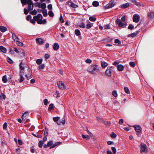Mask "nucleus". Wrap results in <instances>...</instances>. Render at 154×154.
I'll list each match as a JSON object with an SVG mask.
<instances>
[{
	"label": "nucleus",
	"mask_w": 154,
	"mask_h": 154,
	"mask_svg": "<svg viewBox=\"0 0 154 154\" xmlns=\"http://www.w3.org/2000/svg\"><path fill=\"white\" fill-rule=\"evenodd\" d=\"M61 143L60 142H57L56 143L50 147V149L53 148L59 145Z\"/></svg>",
	"instance_id": "obj_23"
},
{
	"label": "nucleus",
	"mask_w": 154,
	"mask_h": 154,
	"mask_svg": "<svg viewBox=\"0 0 154 154\" xmlns=\"http://www.w3.org/2000/svg\"><path fill=\"white\" fill-rule=\"evenodd\" d=\"M35 20H34V19H31L30 20V22L32 23V24H35Z\"/></svg>",
	"instance_id": "obj_64"
},
{
	"label": "nucleus",
	"mask_w": 154,
	"mask_h": 154,
	"mask_svg": "<svg viewBox=\"0 0 154 154\" xmlns=\"http://www.w3.org/2000/svg\"><path fill=\"white\" fill-rule=\"evenodd\" d=\"M115 3L113 1H111L108 4L104 6L105 8L108 9L111 8L115 5Z\"/></svg>",
	"instance_id": "obj_6"
},
{
	"label": "nucleus",
	"mask_w": 154,
	"mask_h": 154,
	"mask_svg": "<svg viewBox=\"0 0 154 154\" xmlns=\"http://www.w3.org/2000/svg\"><path fill=\"white\" fill-rule=\"evenodd\" d=\"M115 42L116 44H118L119 45L121 44V42L118 39H116L115 40Z\"/></svg>",
	"instance_id": "obj_45"
},
{
	"label": "nucleus",
	"mask_w": 154,
	"mask_h": 154,
	"mask_svg": "<svg viewBox=\"0 0 154 154\" xmlns=\"http://www.w3.org/2000/svg\"><path fill=\"white\" fill-rule=\"evenodd\" d=\"M112 71V67H108L105 71L106 74L108 76H111Z\"/></svg>",
	"instance_id": "obj_5"
},
{
	"label": "nucleus",
	"mask_w": 154,
	"mask_h": 154,
	"mask_svg": "<svg viewBox=\"0 0 154 154\" xmlns=\"http://www.w3.org/2000/svg\"><path fill=\"white\" fill-rule=\"evenodd\" d=\"M104 28L106 29H110V26L109 24L105 25L104 26Z\"/></svg>",
	"instance_id": "obj_55"
},
{
	"label": "nucleus",
	"mask_w": 154,
	"mask_h": 154,
	"mask_svg": "<svg viewBox=\"0 0 154 154\" xmlns=\"http://www.w3.org/2000/svg\"><path fill=\"white\" fill-rule=\"evenodd\" d=\"M136 35V34L135 33H132V34H131L130 35H129V36L130 37H135Z\"/></svg>",
	"instance_id": "obj_47"
},
{
	"label": "nucleus",
	"mask_w": 154,
	"mask_h": 154,
	"mask_svg": "<svg viewBox=\"0 0 154 154\" xmlns=\"http://www.w3.org/2000/svg\"><path fill=\"white\" fill-rule=\"evenodd\" d=\"M60 119V117H54L53 118V120L55 122H57Z\"/></svg>",
	"instance_id": "obj_37"
},
{
	"label": "nucleus",
	"mask_w": 154,
	"mask_h": 154,
	"mask_svg": "<svg viewBox=\"0 0 154 154\" xmlns=\"http://www.w3.org/2000/svg\"><path fill=\"white\" fill-rule=\"evenodd\" d=\"M31 16L30 15H28L26 17V20H31Z\"/></svg>",
	"instance_id": "obj_56"
},
{
	"label": "nucleus",
	"mask_w": 154,
	"mask_h": 154,
	"mask_svg": "<svg viewBox=\"0 0 154 154\" xmlns=\"http://www.w3.org/2000/svg\"><path fill=\"white\" fill-rule=\"evenodd\" d=\"M48 8L49 10H51L52 9V5L51 4H49L48 6Z\"/></svg>",
	"instance_id": "obj_59"
},
{
	"label": "nucleus",
	"mask_w": 154,
	"mask_h": 154,
	"mask_svg": "<svg viewBox=\"0 0 154 154\" xmlns=\"http://www.w3.org/2000/svg\"><path fill=\"white\" fill-rule=\"evenodd\" d=\"M140 151L141 152H145L147 151L146 145L143 143H141L140 146Z\"/></svg>",
	"instance_id": "obj_3"
},
{
	"label": "nucleus",
	"mask_w": 154,
	"mask_h": 154,
	"mask_svg": "<svg viewBox=\"0 0 154 154\" xmlns=\"http://www.w3.org/2000/svg\"><path fill=\"white\" fill-rule=\"evenodd\" d=\"M36 41L37 43L40 45L43 44L44 42V40L40 38H37Z\"/></svg>",
	"instance_id": "obj_11"
},
{
	"label": "nucleus",
	"mask_w": 154,
	"mask_h": 154,
	"mask_svg": "<svg viewBox=\"0 0 154 154\" xmlns=\"http://www.w3.org/2000/svg\"><path fill=\"white\" fill-rule=\"evenodd\" d=\"M49 16L52 17L54 16V14L51 11H48V13Z\"/></svg>",
	"instance_id": "obj_41"
},
{
	"label": "nucleus",
	"mask_w": 154,
	"mask_h": 154,
	"mask_svg": "<svg viewBox=\"0 0 154 154\" xmlns=\"http://www.w3.org/2000/svg\"><path fill=\"white\" fill-rule=\"evenodd\" d=\"M92 5L94 6L97 7L99 5V3L97 1H94L93 2Z\"/></svg>",
	"instance_id": "obj_29"
},
{
	"label": "nucleus",
	"mask_w": 154,
	"mask_h": 154,
	"mask_svg": "<svg viewBox=\"0 0 154 154\" xmlns=\"http://www.w3.org/2000/svg\"><path fill=\"white\" fill-rule=\"evenodd\" d=\"M79 26L80 28H85V24H84V23H81V24H79Z\"/></svg>",
	"instance_id": "obj_40"
},
{
	"label": "nucleus",
	"mask_w": 154,
	"mask_h": 154,
	"mask_svg": "<svg viewBox=\"0 0 154 154\" xmlns=\"http://www.w3.org/2000/svg\"><path fill=\"white\" fill-rule=\"evenodd\" d=\"M48 100L46 99H45L44 100V103L45 105H46L48 104Z\"/></svg>",
	"instance_id": "obj_54"
},
{
	"label": "nucleus",
	"mask_w": 154,
	"mask_h": 154,
	"mask_svg": "<svg viewBox=\"0 0 154 154\" xmlns=\"http://www.w3.org/2000/svg\"><path fill=\"white\" fill-rule=\"evenodd\" d=\"M129 3H128L122 5L121 6V7L123 8H125L129 7Z\"/></svg>",
	"instance_id": "obj_21"
},
{
	"label": "nucleus",
	"mask_w": 154,
	"mask_h": 154,
	"mask_svg": "<svg viewBox=\"0 0 154 154\" xmlns=\"http://www.w3.org/2000/svg\"><path fill=\"white\" fill-rule=\"evenodd\" d=\"M148 16L149 17L152 18H154V13L153 12H150L148 14Z\"/></svg>",
	"instance_id": "obj_25"
},
{
	"label": "nucleus",
	"mask_w": 154,
	"mask_h": 154,
	"mask_svg": "<svg viewBox=\"0 0 154 154\" xmlns=\"http://www.w3.org/2000/svg\"><path fill=\"white\" fill-rule=\"evenodd\" d=\"M7 127V123L5 122L3 125V128L4 129H6Z\"/></svg>",
	"instance_id": "obj_62"
},
{
	"label": "nucleus",
	"mask_w": 154,
	"mask_h": 154,
	"mask_svg": "<svg viewBox=\"0 0 154 154\" xmlns=\"http://www.w3.org/2000/svg\"><path fill=\"white\" fill-rule=\"evenodd\" d=\"M7 60L8 62L10 63H13V61L8 57H7Z\"/></svg>",
	"instance_id": "obj_42"
},
{
	"label": "nucleus",
	"mask_w": 154,
	"mask_h": 154,
	"mask_svg": "<svg viewBox=\"0 0 154 154\" xmlns=\"http://www.w3.org/2000/svg\"><path fill=\"white\" fill-rule=\"evenodd\" d=\"M59 48V45L57 43H55L54 45L53 49L54 50H57Z\"/></svg>",
	"instance_id": "obj_14"
},
{
	"label": "nucleus",
	"mask_w": 154,
	"mask_h": 154,
	"mask_svg": "<svg viewBox=\"0 0 154 154\" xmlns=\"http://www.w3.org/2000/svg\"><path fill=\"white\" fill-rule=\"evenodd\" d=\"M55 95L56 96V98H58L60 97V94L59 93L56 91L55 94Z\"/></svg>",
	"instance_id": "obj_57"
},
{
	"label": "nucleus",
	"mask_w": 154,
	"mask_h": 154,
	"mask_svg": "<svg viewBox=\"0 0 154 154\" xmlns=\"http://www.w3.org/2000/svg\"><path fill=\"white\" fill-rule=\"evenodd\" d=\"M75 34L77 36H79L80 34V31L78 29H76L75 30Z\"/></svg>",
	"instance_id": "obj_28"
},
{
	"label": "nucleus",
	"mask_w": 154,
	"mask_h": 154,
	"mask_svg": "<svg viewBox=\"0 0 154 154\" xmlns=\"http://www.w3.org/2000/svg\"><path fill=\"white\" fill-rule=\"evenodd\" d=\"M53 144V142L52 141H50L48 142V146H51Z\"/></svg>",
	"instance_id": "obj_63"
},
{
	"label": "nucleus",
	"mask_w": 154,
	"mask_h": 154,
	"mask_svg": "<svg viewBox=\"0 0 154 154\" xmlns=\"http://www.w3.org/2000/svg\"><path fill=\"white\" fill-rule=\"evenodd\" d=\"M43 59H38L36 60V63L38 65H40L42 62Z\"/></svg>",
	"instance_id": "obj_27"
},
{
	"label": "nucleus",
	"mask_w": 154,
	"mask_h": 154,
	"mask_svg": "<svg viewBox=\"0 0 154 154\" xmlns=\"http://www.w3.org/2000/svg\"><path fill=\"white\" fill-rule=\"evenodd\" d=\"M135 131L137 132H140L141 130V128L139 125H135L133 126Z\"/></svg>",
	"instance_id": "obj_10"
},
{
	"label": "nucleus",
	"mask_w": 154,
	"mask_h": 154,
	"mask_svg": "<svg viewBox=\"0 0 154 154\" xmlns=\"http://www.w3.org/2000/svg\"><path fill=\"white\" fill-rule=\"evenodd\" d=\"M121 21L123 22L124 23H125V16H123L121 18V20H120Z\"/></svg>",
	"instance_id": "obj_49"
},
{
	"label": "nucleus",
	"mask_w": 154,
	"mask_h": 154,
	"mask_svg": "<svg viewBox=\"0 0 154 154\" xmlns=\"http://www.w3.org/2000/svg\"><path fill=\"white\" fill-rule=\"evenodd\" d=\"M45 67V64H42V65H40L38 67V68L39 69L41 70V69H43V68H44Z\"/></svg>",
	"instance_id": "obj_43"
},
{
	"label": "nucleus",
	"mask_w": 154,
	"mask_h": 154,
	"mask_svg": "<svg viewBox=\"0 0 154 154\" xmlns=\"http://www.w3.org/2000/svg\"><path fill=\"white\" fill-rule=\"evenodd\" d=\"M110 136L112 137L115 138L116 137V135L115 133H112V134H110Z\"/></svg>",
	"instance_id": "obj_46"
},
{
	"label": "nucleus",
	"mask_w": 154,
	"mask_h": 154,
	"mask_svg": "<svg viewBox=\"0 0 154 154\" xmlns=\"http://www.w3.org/2000/svg\"><path fill=\"white\" fill-rule=\"evenodd\" d=\"M28 0H21V3L23 5H25L27 3Z\"/></svg>",
	"instance_id": "obj_36"
},
{
	"label": "nucleus",
	"mask_w": 154,
	"mask_h": 154,
	"mask_svg": "<svg viewBox=\"0 0 154 154\" xmlns=\"http://www.w3.org/2000/svg\"><path fill=\"white\" fill-rule=\"evenodd\" d=\"M2 81L4 83H6L7 82L8 79L6 75H4L3 77Z\"/></svg>",
	"instance_id": "obj_26"
},
{
	"label": "nucleus",
	"mask_w": 154,
	"mask_h": 154,
	"mask_svg": "<svg viewBox=\"0 0 154 154\" xmlns=\"http://www.w3.org/2000/svg\"><path fill=\"white\" fill-rule=\"evenodd\" d=\"M29 115V113L27 112H24L22 116V118L23 120L25 119L26 117Z\"/></svg>",
	"instance_id": "obj_18"
},
{
	"label": "nucleus",
	"mask_w": 154,
	"mask_h": 154,
	"mask_svg": "<svg viewBox=\"0 0 154 154\" xmlns=\"http://www.w3.org/2000/svg\"><path fill=\"white\" fill-rule=\"evenodd\" d=\"M99 66L96 65H93L88 68V71L91 74H94L99 71Z\"/></svg>",
	"instance_id": "obj_1"
},
{
	"label": "nucleus",
	"mask_w": 154,
	"mask_h": 154,
	"mask_svg": "<svg viewBox=\"0 0 154 154\" xmlns=\"http://www.w3.org/2000/svg\"><path fill=\"white\" fill-rule=\"evenodd\" d=\"M92 26V24L90 23H88L86 25V28L87 29L90 28Z\"/></svg>",
	"instance_id": "obj_52"
},
{
	"label": "nucleus",
	"mask_w": 154,
	"mask_h": 154,
	"mask_svg": "<svg viewBox=\"0 0 154 154\" xmlns=\"http://www.w3.org/2000/svg\"><path fill=\"white\" fill-rule=\"evenodd\" d=\"M112 94L115 97H117L118 96V94L116 91H112Z\"/></svg>",
	"instance_id": "obj_39"
},
{
	"label": "nucleus",
	"mask_w": 154,
	"mask_h": 154,
	"mask_svg": "<svg viewBox=\"0 0 154 154\" xmlns=\"http://www.w3.org/2000/svg\"><path fill=\"white\" fill-rule=\"evenodd\" d=\"M116 23L118 24V26L120 27H122L125 25V23L122 22L119 19H117L116 21Z\"/></svg>",
	"instance_id": "obj_9"
},
{
	"label": "nucleus",
	"mask_w": 154,
	"mask_h": 154,
	"mask_svg": "<svg viewBox=\"0 0 154 154\" xmlns=\"http://www.w3.org/2000/svg\"><path fill=\"white\" fill-rule=\"evenodd\" d=\"M96 18L95 17H91L89 18V20L91 21H95L96 20Z\"/></svg>",
	"instance_id": "obj_38"
},
{
	"label": "nucleus",
	"mask_w": 154,
	"mask_h": 154,
	"mask_svg": "<svg viewBox=\"0 0 154 154\" xmlns=\"http://www.w3.org/2000/svg\"><path fill=\"white\" fill-rule=\"evenodd\" d=\"M28 5V10H32L33 8V4L31 0H28L27 2Z\"/></svg>",
	"instance_id": "obj_4"
},
{
	"label": "nucleus",
	"mask_w": 154,
	"mask_h": 154,
	"mask_svg": "<svg viewBox=\"0 0 154 154\" xmlns=\"http://www.w3.org/2000/svg\"><path fill=\"white\" fill-rule=\"evenodd\" d=\"M34 20L37 23L39 24H41L42 23H45L46 22V20H44V22L42 21V16L40 14H38L37 16H34L33 17Z\"/></svg>",
	"instance_id": "obj_2"
},
{
	"label": "nucleus",
	"mask_w": 154,
	"mask_h": 154,
	"mask_svg": "<svg viewBox=\"0 0 154 154\" xmlns=\"http://www.w3.org/2000/svg\"><path fill=\"white\" fill-rule=\"evenodd\" d=\"M43 16L45 17H46L48 15V14L46 11H43L42 12Z\"/></svg>",
	"instance_id": "obj_58"
},
{
	"label": "nucleus",
	"mask_w": 154,
	"mask_h": 154,
	"mask_svg": "<svg viewBox=\"0 0 154 154\" xmlns=\"http://www.w3.org/2000/svg\"><path fill=\"white\" fill-rule=\"evenodd\" d=\"M12 38L13 40L15 42H18L19 41L18 37L16 36V35L14 33L12 34Z\"/></svg>",
	"instance_id": "obj_12"
},
{
	"label": "nucleus",
	"mask_w": 154,
	"mask_h": 154,
	"mask_svg": "<svg viewBox=\"0 0 154 154\" xmlns=\"http://www.w3.org/2000/svg\"><path fill=\"white\" fill-rule=\"evenodd\" d=\"M7 30V29L6 27L2 26H0V31H1L2 32H4L6 31Z\"/></svg>",
	"instance_id": "obj_19"
},
{
	"label": "nucleus",
	"mask_w": 154,
	"mask_h": 154,
	"mask_svg": "<svg viewBox=\"0 0 154 154\" xmlns=\"http://www.w3.org/2000/svg\"><path fill=\"white\" fill-rule=\"evenodd\" d=\"M124 90L125 92L127 94H129L130 93V91L128 87H125Z\"/></svg>",
	"instance_id": "obj_30"
},
{
	"label": "nucleus",
	"mask_w": 154,
	"mask_h": 154,
	"mask_svg": "<svg viewBox=\"0 0 154 154\" xmlns=\"http://www.w3.org/2000/svg\"><path fill=\"white\" fill-rule=\"evenodd\" d=\"M101 65L103 68H105L108 65V63L105 62H103L101 63Z\"/></svg>",
	"instance_id": "obj_24"
},
{
	"label": "nucleus",
	"mask_w": 154,
	"mask_h": 154,
	"mask_svg": "<svg viewBox=\"0 0 154 154\" xmlns=\"http://www.w3.org/2000/svg\"><path fill=\"white\" fill-rule=\"evenodd\" d=\"M104 124L106 125H109L110 123V122L106 121L104 122Z\"/></svg>",
	"instance_id": "obj_61"
},
{
	"label": "nucleus",
	"mask_w": 154,
	"mask_h": 154,
	"mask_svg": "<svg viewBox=\"0 0 154 154\" xmlns=\"http://www.w3.org/2000/svg\"><path fill=\"white\" fill-rule=\"evenodd\" d=\"M44 143L42 141H40L38 143V146L39 147L41 148L42 146Z\"/></svg>",
	"instance_id": "obj_35"
},
{
	"label": "nucleus",
	"mask_w": 154,
	"mask_h": 154,
	"mask_svg": "<svg viewBox=\"0 0 154 154\" xmlns=\"http://www.w3.org/2000/svg\"><path fill=\"white\" fill-rule=\"evenodd\" d=\"M118 69L119 71H122L124 69V66L120 64L117 66Z\"/></svg>",
	"instance_id": "obj_16"
},
{
	"label": "nucleus",
	"mask_w": 154,
	"mask_h": 154,
	"mask_svg": "<svg viewBox=\"0 0 154 154\" xmlns=\"http://www.w3.org/2000/svg\"><path fill=\"white\" fill-rule=\"evenodd\" d=\"M18 43H17V45H18L20 46H22L23 45V44L22 42H19V41H18Z\"/></svg>",
	"instance_id": "obj_53"
},
{
	"label": "nucleus",
	"mask_w": 154,
	"mask_h": 154,
	"mask_svg": "<svg viewBox=\"0 0 154 154\" xmlns=\"http://www.w3.org/2000/svg\"><path fill=\"white\" fill-rule=\"evenodd\" d=\"M67 3L72 8H76L78 6L77 5L73 3L70 2H68Z\"/></svg>",
	"instance_id": "obj_13"
},
{
	"label": "nucleus",
	"mask_w": 154,
	"mask_h": 154,
	"mask_svg": "<svg viewBox=\"0 0 154 154\" xmlns=\"http://www.w3.org/2000/svg\"><path fill=\"white\" fill-rule=\"evenodd\" d=\"M23 66V64L22 63H21L20 65V68L21 69L20 73H23V74H24V68Z\"/></svg>",
	"instance_id": "obj_20"
},
{
	"label": "nucleus",
	"mask_w": 154,
	"mask_h": 154,
	"mask_svg": "<svg viewBox=\"0 0 154 154\" xmlns=\"http://www.w3.org/2000/svg\"><path fill=\"white\" fill-rule=\"evenodd\" d=\"M111 149L113 154H115L116 153V149L115 147H112Z\"/></svg>",
	"instance_id": "obj_31"
},
{
	"label": "nucleus",
	"mask_w": 154,
	"mask_h": 154,
	"mask_svg": "<svg viewBox=\"0 0 154 154\" xmlns=\"http://www.w3.org/2000/svg\"><path fill=\"white\" fill-rule=\"evenodd\" d=\"M140 17L137 14H134L133 17V21L134 22L137 23L139 22L140 20Z\"/></svg>",
	"instance_id": "obj_8"
},
{
	"label": "nucleus",
	"mask_w": 154,
	"mask_h": 154,
	"mask_svg": "<svg viewBox=\"0 0 154 154\" xmlns=\"http://www.w3.org/2000/svg\"><path fill=\"white\" fill-rule=\"evenodd\" d=\"M23 75H24V74H23V73H20V78L19 79V82L20 83L22 82L24 80V78L23 76Z\"/></svg>",
	"instance_id": "obj_15"
},
{
	"label": "nucleus",
	"mask_w": 154,
	"mask_h": 154,
	"mask_svg": "<svg viewBox=\"0 0 154 154\" xmlns=\"http://www.w3.org/2000/svg\"><path fill=\"white\" fill-rule=\"evenodd\" d=\"M135 5L137 6H143L144 7V6L143 5V4L142 3H141L140 2H138L137 1L135 3Z\"/></svg>",
	"instance_id": "obj_32"
},
{
	"label": "nucleus",
	"mask_w": 154,
	"mask_h": 154,
	"mask_svg": "<svg viewBox=\"0 0 154 154\" xmlns=\"http://www.w3.org/2000/svg\"><path fill=\"white\" fill-rule=\"evenodd\" d=\"M19 53L21 57L24 56L25 55V52L23 50H20V51Z\"/></svg>",
	"instance_id": "obj_22"
},
{
	"label": "nucleus",
	"mask_w": 154,
	"mask_h": 154,
	"mask_svg": "<svg viewBox=\"0 0 154 154\" xmlns=\"http://www.w3.org/2000/svg\"><path fill=\"white\" fill-rule=\"evenodd\" d=\"M41 5H42L41 8L42 9H45L46 7V4L45 3H42Z\"/></svg>",
	"instance_id": "obj_44"
},
{
	"label": "nucleus",
	"mask_w": 154,
	"mask_h": 154,
	"mask_svg": "<svg viewBox=\"0 0 154 154\" xmlns=\"http://www.w3.org/2000/svg\"><path fill=\"white\" fill-rule=\"evenodd\" d=\"M82 137L83 138L86 140H88L90 139V137L88 135H82Z\"/></svg>",
	"instance_id": "obj_33"
},
{
	"label": "nucleus",
	"mask_w": 154,
	"mask_h": 154,
	"mask_svg": "<svg viewBox=\"0 0 154 154\" xmlns=\"http://www.w3.org/2000/svg\"><path fill=\"white\" fill-rule=\"evenodd\" d=\"M57 84L59 88L60 89H64L65 88V85L63 82L61 81H59L57 82Z\"/></svg>",
	"instance_id": "obj_7"
},
{
	"label": "nucleus",
	"mask_w": 154,
	"mask_h": 154,
	"mask_svg": "<svg viewBox=\"0 0 154 154\" xmlns=\"http://www.w3.org/2000/svg\"><path fill=\"white\" fill-rule=\"evenodd\" d=\"M0 50L1 51L4 53H5L7 51L6 49L2 46H0Z\"/></svg>",
	"instance_id": "obj_17"
},
{
	"label": "nucleus",
	"mask_w": 154,
	"mask_h": 154,
	"mask_svg": "<svg viewBox=\"0 0 154 154\" xmlns=\"http://www.w3.org/2000/svg\"><path fill=\"white\" fill-rule=\"evenodd\" d=\"M37 13V12L35 10H34L32 11H31L29 13L32 15H35Z\"/></svg>",
	"instance_id": "obj_34"
},
{
	"label": "nucleus",
	"mask_w": 154,
	"mask_h": 154,
	"mask_svg": "<svg viewBox=\"0 0 154 154\" xmlns=\"http://www.w3.org/2000/svg\"><path fill=\"white\" fill-rule=\"evenodd\" d=\"M130 65L132 67H134L135 66V63L133 62H130L129 63Z\"/></svg>",
	"instance_id": "obj_48"
},
{
	"label": "nucleus",
	"mask_w": 154,
	"mask_h": 154,
	"mask_svg": "<svg viewBox=\"0 0 154 154\" xmlns=\"http://www.w3.org/2000/svg\"><path fill=\"white\" fill-rule=\"evenodd\" d=\"M134 28V26L132 25H129L128 27V28L130 29H132Z\"/></svg>",
	"instance_id": "obj_60"
},
{
	"label": "nucleus",
	"mask_w": 154,
	"mask_h": 154,
	"mask_svg": "<svg viewBox=\"0 0 154 154\" xmlns=\"http://www.w3.org/2000/svg\"><path fill=\"white\" fill-rule=\"evenodd\" d=\"M91 62H92V61L90 59H87L85 60V62L86 63H91Z\"/></svg>",
	"instance_id": "obj_50"
},
{
	"label": "nucleus",
	"mask_w": 154,
	"mask_h": 154,
	"mask_svg": "<svg viewBox=\"0 0 154 154\" xmlns=\"http://www.w3.org/2000/svg\"><path fill=\"white\" fill-rule=\"evenodd\" d=\"M54 107V105L53 104H51L49 106L48 109H52Z\"/></svg>",
	"instance_id": "obj_51"
}]
</instances>
